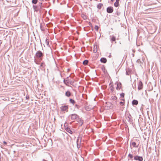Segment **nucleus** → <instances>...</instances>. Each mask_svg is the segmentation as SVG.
<instances>
[{
    "label": "nucleus",
    "mask_w": 161,
    "mask_h": 161,
    "mask_svg": "<svg viewBox=\"0 0 161 161\" xmlns=\"http://www.w3.org/2000/svg\"><path fill=\"white\" fill-rule=\"evenodd\" d=\"M112 1H113V0H111Z\"/></svg>",
    "instance_id": "nucleus-47"
},
{
    "label": "nucleus",
    "mask_w": 161,
    "mask_h": 161,
    "mask_svg": "<svg viewBox=\"0 0 161 161\" xmlns=\"http://www.w3.org/2000/svg\"><path fill=\"white\" fill-rule=\"evenodd\" d=\"M122 88V85L121 83L120 82L118 83H117V86L116 87V90H119Z\"/></svg>",
    "instance_id": "nucleus-11"
},
{
    "label": "nucleus",
    "mask_w": 161,
    "mask_h": 161,
    "mask_svg": "<svg viewBox=\"0 0 161 161\" xmlns=\"http://www.w3.org/2000/svg\"><path fill=\"white\" fill-rule=\"evenodd\" d=\"M97 46L94 45L93 49V52L94 53H96L97 52Z\"/></svg>",
    "instance_id": "nucleus-15"
},
{
    "label": "nucleus",
    "mask_w": 161,
    "mask_h": 161,
    "mask_svg": "<svg viewBox=\"0 0 161 161\" xmlns=\"http://www.w3.org/2000/svg\"><path fill=\"white\" fill-rule=\"evenodd\" d=\"M116 14L117 15L119 16L120 14V13L117 12H116Z\"/></svg>",
    "instance_id": "nucleus-38"
},
{
    "label": "nucleus",
    "mask_w": 161,
    "mask_h": 161,
    "mask_svg": "<svg viewBox=\"0 0 161 161\" xmlns=\"http://www.w3.org/2000/svg\"><path fill=\"white\" fill-rule=\"evenodd\" d=\"M26 98L27 99H28L29 98V97L28 95L26 96Z\"/></svg>",
    "instance_id": "nucleus-39"
},
{
    "label": "nucleus",
    "mask_w": 161,
    "mask_h": 161,
    "mask_svg": "<svg viewBox=\"0 0 161 161\" xmlns=\"http://www.w3.org/2000/svg\"><path fill=\"white\" fill-rule=\"evenodd\" d=\"M33 8L35 11L36 12L38 11L40 9V8L38 7V5H33Z\"/></svg>",
    "instance_id": "nucleus-12"
},
{
    "label": "nucleus",
    "mask_w": 161,
    "mask_h": 161,
    "mask_svg": "<svg viewBox=\"0 0 161 161\" xmlns=\"http://www.w3.org/2000/svg\"><path fill=\"white\" fill-rule=\"evenodd\" d=\"M94 29L96 31H97L98 30L99 27L97 25H95L94 27Z\"/></svg>",
    "instance_id": "nucleus-29"
},
{
    "label": "nucleus",
    "mask_w": 161,
    "mask_h": 161,
    "mask_svg": "<svg viewBox=\"0 0 161 161\" xmlns=\"http://www.w3.org/2000/svg\"><path fill=\"white\" fill-rule=\"evenodd\" d=\"M128 157H129L131 159H132L133 158V155L130 153L129 154Z\"/></svg>",
    "instance_id": "nucleus-30"
},
{
    "label": "nucleus",
    "mask_w": 161,
    "mask_h": 161,
    "mask_svg": "<svg viewBox=\"0 0 161 161\" xmlns=\"http://www.w3.org/2000/svg\"><path fill=\"white\" fill-rule=\"evenodd\" d=\"M110 39L112 43H113L115 42V43H116V38L114 36H110Z\"/></svg>",
    "instance_id": "nucleus-8"
},
{
    "label": "nucleus",
    "mask_w": 161,
    "mask_h": 161,
    "mask_svg": "<svg viewBox=\"0 0 161 161\" xmlns=\"http://www.w3.org/2000/svg\"><path fill=\"white\" fill-rule=\"evenodd\" d=\"M119 104L121 106H123L125 104L124 102H121L119 103Z\"/></svg>",
    "instance_id": "nucleus-31"
},
{
    "label": "nucleus",
    "mask_w": 161,
    "mask_h": 161,
    "mask_svg": "<svg viewBox=\"0 0 161 161\" xmlns=\"http://www.w3.org/2000/svg\"><path fill=\"white\" fill-rule=\"evenodd\" d=\"M110 90L112 92L114 91V87L113 86H111L110 88Z\"/></svg>",
    "instance_id": "nucleus-34"
},
{
    "label": "nucleus",
    "mask_w": 161,
    "mask_h": 161,
    "mask_svg": "<svg viewBox=\"0 0 161 161\" xmlns=\"http://www.w3.org/2000/svg\"><path fill=\"white\" fill-rule=\"evenodd\" d=\"M40 28L42 31H43L44 30V29L43 28L42 25L41 24L40 25Z\"/></svg>",
    "instance_id": "nucleus-28"
},
{
    "label": "nucleus",
    "mask_w": 161,
    "mask_h": 161,
    "mask_svg": "<svg viewBox=\"0 0 161 161\" xmlns=\"http://www.w3.org/2000/svg\"><path fill=\"white\" fill-rule=\"evenodd\" d=\"M69 102H70V103L73 104L74 105V104L75 103V101L74 100L72 99H69Z\"/></svg>",
    "instance_id": "nucleus-22"
},
{
    "label": "nucleus",
    "mask_w": 161,
    "mask_h": 161,
    "mask_svg": "<svg viewBox=\"0 0 161 161\" xmlns=\"http://www.w3.org/2000/svg\"><path fill=\"white\" fill-rule=\"evenodd\" d=\"M134 159L135 160H139V161H142L143 158L142 157L136 155L134 156Z\"/></svg>",
    "instance_id": "nucleus-3"
},
{
    "label": "nucleus",
    "mask_w": 161,
    "mask_h": 161,
    "mask_svg": "<svg viewBox=\"0 0 161 161\" xmlns=\"http://www.w3.org/2000/svg\"><path fill=\"white\" fill-rule=\"evenodd\" d=\"M143 87L142 83L141 81H140L138 84V90H142Z\"/></svg>",
    "instance_id": "nucleus-5"
},
{
    "label": "nucleus",
    "mask_w": 161,
    "mask_h": 161,
    "mask_svg": "<svg viewBox=\"0 0 161 161\" xmlns=\"http://www.w3.org/2000/svg\"><path fill=\"white\" fill-rule=\"evenodd\" d=\"M126 74L127 75H129V74H128V73L127 72H126Z\"/></svg>",
    "instance_id": "nucleus-45"
},
{
    "label": "nucleus",
    "mask_w": 161,
    "mask_h": 161,
    "mask_svg": "<svg viewBox=\"0 0 161 161\" xmlns=\"http://www.w3.org/2000/svg\"><path fill=\"white\" fill-rule=\"evenodd\" d=\"M42 3H39L38 4V7L40 8V9L41 8L42 5Z\"/></svg>",
    "instance_id": "nucleus-32"
},
{
    "label": "nucleus",
    "mask_w": 161,
    "mask_h": 161,
    "mask_svg": "<svg viewBox=\"0 0 161 161\" xmlns=\"http://www.w3.org/2000/svg\"><path fill=\"white\" fill-rule=\"evenodd\" d=\"M88 63V61L87 60H85L83 61V64L84 65H86Z\"/></svg>",
    "instance_id": "nucleus-20"
},
{
    "label": "nucleus",
    "mask_w": 161,
    "mask_h": 161,
    "mask_svg": "<svg viewBox=\"0 0 161 161\" xmlns=\"http://www.w3.org/2000/svg\"><path fill=\"white\" fill-rule=\"evenodd\" d=\"M65 95L67 97H69L71 95V93L69 91H67L65 93Z\"/></svg>",
    "instance_id": "nucleus-14"
},
{
    "label": "nucleus",
    "mask_w": 161,
    "mask_h": 161,
    "mask_svg": "<svg viewBox=\"0 0 161 161\" xmlns=\"http://www.w3.org/2000/svg\"><path fill=\"white\" fill-rule=\"evenodd\" d=\"M46 65L45 64V63L44 62H42L40 64V67H42V68H44Z\"/></svg>",
    "instance_id": "nucleus-21"
},
{
    "label": "nucleus",
    "mask_w": 161,
    "mask_h": 161,
    "mask_svg": "<svg viewBox=\"0 0 161 161\" xmlns=\"http://www.w3.org/2000/svg\"><path fill=\"white\" fill-rule=\"evenodd\" d=\"M43 56V53L40 50L38 51L35 54V57L37 59H39L40 60H42V57Z\"/></svg>",
    "instance_id": "nucleus-1"
},
{
    "label": "nucleus",
    "mask_w": 161,
    "mask_h": 161,
    "mask_svg": "<svg viewBox=\"0 0 161 161\" xmlns=\"http://www.w3.org/2000/svg\"><path fill=\"white\" fill-rule=\"evenodd\" d=\"M131 144L134 147H138V145H136V143L135 142H133L131 143Z\"/></svg>",
    "instance_id": "nucleus-19"
},
{
    "label": "nucleus",
    "mask_w": 161,
    "mask_h": 161,
    "mask_svg": "<svg viewBox=\"0 0 161 161\" xmlns=\"http://www.w3.org/2000/svg\"><path fill=\"white\" fill-rule=\"evenodd\" d=\"M100 61L102 63H105L107 62V59L104 58H102L100 59Z\"/></svg>",
    "instance_id": "nucleus-13"
},
{
    "label": "nucleus",
    "mask_w": 161,
    "mask_h": 161,
    "mask_svg": "<svg viewBox=\"0 0 161 161\" xmlns=\"http://www.w3.org/2000/svg\"><path fill=\"white\" fill-rule=\"evenodd\" d=\"M79 122L80 125H82L83 123V120L82 119H80Z\"/></svg>",
    "instance_id": "nucleus-27"
},
{
    "label": "nucleus",
    "mask_w": 161,
    "mask_h": 161,
    "mask_svg": "<svg viewBox=\"0 0 161 161\" xmlns=\"http://www.w3.org/2000/svg\"><path fill=\"white\" fill-rule=\"evenodd\" d=\"M136 62L139 64L141 65V64H142L140 59H138L136 61Z\"/></svg>",
    "instance_id": "nucleus-24"
},
{
    "label": "nucleus",
    "mask_w": 161,
    "mask_h": 161,
    "mask_svg": "<svg viewBox=\"0 0 161 161\" xmlns=\"http://www.w3.org/2000/svg\"><path fill=\"white\" fill-rule=\"evenodd\" d=\"M103 6V5L102 3H99L97 5V8L98 9H100Z\"/></svg>",
    "instance_id": "nucleus-16"
},
{
    "label": "nucleus",
    "mask_w": 161,
    "mask_h": 161,
    "mask_svg": "<svg viewBox=\"0 0 161 161\" xmlns=\"http://www.w3.org/2000/svg\"><path fill=\"white\" fill-rule=\"evenodd\" d=\"M86 16H85L84 17V19H86Z\"/></svg>",
    "instance_id": "nucleus-44"
},
{
    "label": "nucleus",
    "mask_w": 161,
    "mask_h": 161,
    "mask_svg": "<svg viewBox=\"0 0 161 161\" xmlns=\"http://www.w3.org/2000/svg\"><path fill=\"white\" fill-rule=\"evenodd\" d=\"M111 99L113 101H115L117 99V97L115 96H112L111 97Z\"/></svg>",
    "instance_id": "nucleus-23"
},
{
    "label": "nucleus",
    "mask_w": 161,
    "mask_h": 161,
    "mask_svg": "<svg viewBox=\"0 0 161 161\" xmlns=\"http://www.w3.org/2000/svg\"><path fill=\"white\" fill-rule=\"evenodd\" d=\"M122 101H123V102H125V100L124 99V98H121L120 99Z\"/></svg>",
    "instance_id": "nucleus-37"
},
{
    "label": "nucleus",
    "mask_w": 161,
    "mask_h": 161,
    "mask_svg": "<svg viewBox=\"0 0 161 161\" xmlns=\"http://www.w3.org/2000/svg\"><path fill=\"white\" fill-rule=\"evenodd\" d=\"M86 110H90V109H88V108H87V107H86Z\"/></svg>",
    "instance_id": "nucleus-41"
},
{
    "label": "nucleus",
    "mask_w": 161,
    "mask_h": 161,
    "mask_svg": "<svg viewBox=\"0 0 161 161\" xmlns=\"http://www.w3.org/2000/svg\"><path fill=\"white\" fill-rule=\"evenodd\" d=\"M3 143L5 144H7V142L5 141H4L3 142Z\"/></svg>",
    "instance_id": "nucleus-42"
},
{
    "label": "nucleus",
    "mask_w": 161,
    "mask_h": 161,
    "mask_svg": "<svg viewBox=\"0 0 161 161\" xmlns=\"http://www.w3.org/2000/svg\"><path fill=\"white\" fill-rule=\"evenodd\" d=\"M46 43H47V44H49V43H48V40H47V39H46Z\"/></svg>",
    "instance_id": "nucleus-40"
},
{
    "label": "nucleus",
    "mask_w": 161,
    "mask_h": 161,
    "mask_svg": "<svg viewBox=\"0 0 161 161\" xmlns=\"http://www.w3.org/2000/svg\"><path fill=\"white\" fill-rule=\"evenodd\" d=\"M38 0H32V3L33 4H36L37 3Z\"/></svg>",
    "instance_id": "nucleus-26"
},
{
    "label": "nucleus",
    "mask_w": 161,
    "mask_h": 161,
    "mask_svg": "<svg viewBox=\"0 0 161 161\" xmlns=\"http://www.w3.org/2000/svg\"><path fill=\"white\" fill-rule=\"evenodd\" d=\"M126 119L129 122H131L132 121V117L130 114H127Z\"/></svg>",
    "instance_id": "nucleus-9"
},
{
    "label": "nucleus",
    "mask_w": 161,
    "mask_h": 161,
    "mask_svg": "<svg viewBox=\"0 0 161 161\" xmlns=\"http://www.w3.org/2000/svg\"><path fill=\"white\" fill-rule=\"evenodd\" d=\"M114 9L113 7L110 6L107 8V12L108 13H111L113 11Z\"/></svg>",
    "instance_id": "nucleus-6"
},
{
    "label": "nucleus",
    "mask_w": 161,
    "mask_h": 161,
    "mask_svg": "<svg viewBox=\"0 0 161 161\" xmlns=\"http://www.w3.org/2000/svg\"><path fill=\"white\" fill-rule=\"evenodd\" d=\"M138 104V101L136 100H133L132 102V104L133 105H137Z\"/></svg>",
    "instance_id": "nucleus-17"
},
{
    "label": "nucleus",
    "mask_w": 161,
    "mask_h": 161,
    "mask_svg": "<svg viewBox=\"0 0 161 161\" xmlns=\"http://www.w3.org/2000/svg\"><path fill=\"white\" fill-rule=\"evenodd\" d=\"M120 98H124L125 93H122L120 94Z\"/></svg>",
    "instance_id": "nucleus-25"
},
{
    "label": "nucleus",
    "mask_w": 161,
    "mask_h": 161,
    "mask_svg": "<svg viewBox=\"0 0 161 161\" xmlns=\"http://www.w3.org/2000/svg\"><path fill=\"white\" fill-rule=\"evenodd\" d=\"M64 82L65 84L67 85V83H68V82L67 80H65V79H64Z\"/></svg>",
    "instance_id": "nucleus-33"
},
{
    "label": "nucleus",
    "mask_w": 161,
    "mask_h": 161,
    "mask_svg": "<svg viewBox=\"0 0 161 161\" xmlns=\"http://www.w3.org/2000/svg\"><path fill=\"white\" fill-rule=\"evenodd\" d=\"M111 56H111V54H110L108 56L109 57L111 58Z\"/></svg>",
    "instance_id": "nucleus-43"
},
{
    "label": "nucleus",
    "mask_w": 161,
    "mask_h": 161,
    "mask_svg": "<svg viewBox=\"0 0 161 161\" xmlns=\"http://www.w3.org/2000/svg\"><path fill=\"white\" fill-rule=\"evenodd\" d=\"M80 139V137H79L78 138L77 141V147L79 148L80 147V143L81 141V138H80V141L79 142V140Z\"/></svg>",
    "instance_id": "nucleus-10"
},
{
    "label": "nucleus",
    "mask_w": 161,
    "mask_h": 161,
    "mask_svg": "<svg viewBox=\"0 0 161 161\" xmlns=\"http://www.w3.org/2000/svg\"><path fill=\"white\" fill-rule=\"evenodd\" d=\"M79 117V116L75 114H72L69 116V117L71 119L73 120L77 119Z\"/></svg>",
    "instance_id": "nucleus-2"
},
{
    "label": "nucleus",
    "mask_w": 161,
    "mask_h": 161,
    "mask_svg": "<svg viewBox=\"0 0 161 161\" xmlns=\"http://www.w3.org/2000/svg\"><path fill=\"white\" fill-rule=\"evenodd\" d=\"M67 124L65 123V124H64V126L65 127V129L66 131H67L70 134H72L73 132L72 130H71L68 127H66V125Z\"/></svg>",
    "instance_id": "nucleus-4"
},
{
    "label": "nucleus",
    "mask_w": 161,
    "mask_h": 161,
    "mask_svg": "<svg viewBox=\"0 0 161 161\" xmlns=\"http://www.w3.org/2000/svg\"><path fill=\"white\" fill-rule=\"evenodd\" d=\"M75 107L78 109L79 108V106L77 104L75 105Z\"/></svg>",
    "instance_id": "nucleus-36"
},
{
    "label": "nucleus",
    "mask_w": 161,
    "mask_h": 161,
    "mask_svg": "<svg viewBox=\"0 0 161 161\" xmlns=\"http://www.w3.org/2000/svg\"><path fill=\"white\" fill-rule=\"evenodd\" d=\"M41 1H43V0H40Z\"/></svg>",
    "instance_id": "nucleus-46"
},
{
    "label": "nucleus",
    "mask_w": 161,
    "mask_h": 161,
    "mask_svg": "<svg viewBox=\"0 0 161 161\" xmlns=\"http://www.w3.org/2000/svg\"><path fill=\"white\" fill-rule=\"evenodd\" d=\"M132 51H133V53L132 54V57H134V53L135 51H134V50H132Z\"/></svg>",
    "instance_id": "nucleus-35"
},
{
    "label": "nucleus",
    "mask_w": 161,
    "mask_h": 161,
    "mask_svg": "<svg viewBox=\"0 0 161 161\" xmlns=\"http://www.w3.org/2000/svg\"><path fill=\"white\" fill-rule=\"evenodd\" d=\"M68 108V106L67 105L62 106L60 107V109H61V111H65L66 110H67V111Z\"/></svg>",
    "instance_id": "nucleus-7"
},
{
    "label": "nucleus",
    "mask_w": 161,
    "mask_h": 161,
    "mask_svg": "<svg viewBox=\"0 0 161 161\" xmlns=\"http://www.w3.org/2000/svg\"><path fill=\"white\" fill-rule=\"evenodd\" d=\"M120 0H116L115 2L114 3V6L117 7L119 6V3Z\"/></svg>",
    "instance_id": "nucleus-18"
}]
</instances>
